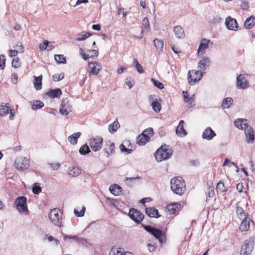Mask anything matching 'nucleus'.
Segmentation results:
<instances>
[{"instance_id": "1", "label": "nucleus", "mask_w": 255, "mask_h": 255, "mask_svg": "<svg viewBox=\"0 0 255 255\" xmlns=\"http://www.w3.org/2000/svg\"><path fill=\"white\" fill-rule=\"evenodd\" d=\"M170 184L171 189L175 194L181 195L185 192L186 185L181 177L172 178L170 181Z\"/></svg>"}, {"instance_id": "2", "label": "nucleus", "mask_w": 255, "mask_h": 255, "mask_svg": "<svg viewBox=\"0 0 255 255\" xmlns=\"http://www.w3.org/2000/svg\"><path fill=\"white\" fill-rule=\"evenodd\" d=\"M172 153L171 149L167 145L162 146L154 153L155 158L157 162H161L169 158Z\"/></svg>"}, {"instance_id": "3", "label": "nucleus", "mask_w": 255, "mask_h": 255, "mask_svg": "<svg viewBox=\"0 0 255 255\" xmlns=\"http://www.w3.org/2000/svg\"><path fill=\"white\" fill-rule=\"evenodd\" d=\"M48 217L54 225L59 227L62 226V213L60 209L54 208L51 210Z\"/></svg>"}, {"instance_id": "4", "label": "nucleus", "mask_w": 255, "mask_h": 255, "mask_svg": "<svg viewBox=\"0 0 255 255\" xmlns=\"http://www.w3.org/2000/svg\"><path fill=\"white\" fill-rule=\"evenodd\" d=\"M14 205L20 214H28V210L27 206V199L25 197L19 196L17 197L15 199Z\"/></svg>"}, {"instance_id": "5", "label": "nucleus", "mask_w": 255, "mask_h": 255, "mask_svg": "<svg viewBox=\"0 0 255 255\" xmlns=\"http://www.w3.org/2000/svg\"><path fill=\"white\" fill-rule=\"evenodd\" d=\"M254 237H250L245 240L240 251L241 255H250L254 246Z\"/></svg>"}, {"instance_id": "6", "label": "nucleus", "mask_w": 255, "mask_h": 255, "mask_svg": "<svg viewBox=\"0 0 255 255\" xmlns=\"http://www.w3.org/2000/svg\"><path fill=\"white\" fill-rule=\"evenodd\" d=\"M203 77L201 71L192 70L188 72V82L190 85H194L199 82Z\"/></svg>"}, {"instance_id": "7", "label": "nucleus", "mask_w": 255, "mask_h": 255, "mask_svg": "<svg viewBox=\"0 0 255 255\" xmlns=\"http://www.w3.org/2000/svg\"><path fill=\"white\" fill-rule=\"evenodd\" d=\"M29 159L24 156H19L16 158L14 161V167L20 171L27 169L29 166Z\"/></svg>"}, {"instance_id": "8", "label": "nucleus", "mask_w": 255, "mask_h": 255, "mask_svg": "<svg viewBox=\"0 0 255 255\" xmlns=\"http://www.w3.org/2000/svg\"><path fill=\"white\" fill-rule=\"evenodd\" d=\"M144 228L146 231L150 233L154 237L157 239L160 243L165 242V237L162 234L161 230L150 226H145Z\"/></svg>"}, {"instance_id": "9", "label": "nucleus", "mask_w": 255, "mask_h": 255, "mask_svg": "<svg viewBox=\"0 0 255 255\" xmlns=\"http://www.w3.org/2000/svg\"><path fill=\"white\" fill-rule=\"evenodd\" d=\"M72 111V106L67 98H64L61 101L59 112L63 116H67Z\"/></svg>"}, {"instance_id": "10", "label": "nucleus", "mask_w": 255, "mask_h": 255, "mask_svg": "<svg viewBox=\"0 0 255 255\" xmlns=\"http://www.w3.org/2000/svg\"><path fill=\"white\" fill-rule=\"evenodd\" d=\"M103 139L101 136H96L92 138L90 141V146L95 152L99 151L102 146Z\"/></svg>"}, {"instance_id": "11", "label": "nucleus", "mask_w": 255, "mask_h": 255, "mask_svg": "<svg viewBox=\"0 0 255 255\" xmlns=\"http://www.w3.org/2000/svg\"><path fill=\"white\" fill-rule=\"evenodd\" d=\"M148 98L153 111L156 113H159L161 109V105L158 100L157 96L155 95H152L149 96Z\"/></svg>"}, {"instance_id": "12", "label": "nucleus", "mask_w": 255, "mask_h": 255, "mask_svg": "<svg viewBox=\"0 0 255 255\" xmlns=\"http://www.w3.org/2000/svg\"><path fill=\"white\" fill-rule=\"evenodd\" d=\"M9 114V119L13 120L15 117L13 109H11L7 105L0 106V116L4 117Z\"/></svg>"}, {"instance_id": "13", "label": "nucleus", "mask_w": 255, "mask_h": 255, "mask_svg": "<svg viewBox=\"0 0 255 255\" xmlns=\"http://www.w3.org/2000/svg\"><path fill=\"white\" fill-rule=\"evenodd\" d=\"M102 68V67L99 63L91 62L88 64V71L89 74L96 75L99 73Z\"/></svg>"}, {"instance_id": "14", "label": "nucleus", "mask_w": 255, "mask_h": 255, "mask_svg": "<svg viewBox=\"0 0 255 255\" xmlns=\"http://www.w3.org/2000/svg\"><path fill=\"white\" fill-rule=\"evenodd\" d=\"M128 214L130 218L136 223H140L144 218L142 213L134 209H131Z\"/></svg>"}, {"instance_id": "15", "label": "nucleus", "mask_w": 255, "mask_h": 255, "mask_svg": "<svg viewBox=\"0 0 255 255\" xmlns=\"http://www.w3.org/2000/svg\"><path fill=\"white\" fill-rule=\"evenodd\" d=\"M237 87L238 89H245L249 87V83L245 76L240 74L237 77Z\"/></svg>"}, {"instance_id": "16", "label": "nucleus", "mask_w": 255, "mask_h": 255, "mask_svg": "<svg viewBox=\"0 0 255 255\" xmlns=\"http://www.w3.org/2000/svg\"><path fill=\"white\" fill-rule=\"evenodd\" d=\"M210 42V40L206 38L202 39L197 50L198 56L203 55L205 53L206 50L208 48Z\"/></svg>"}, {"instance_id": "17", "label": "nucleus", "mask_w": 255, "mask_h": 255, "mask_svg": "<svg viewBox=\"0 0 255 255\" xmlns=\"http://www.w3.org/2000/svg\"><path fill=\"white\" fill-rule=\"evenodd\" d=\"M227 28L231 30L237 31L238 28V24L236 19L228 16L225 22Z\"/></svg>"}, {"instance_id": "18", "label": "nucleus", "mask_w": 255, "mask_h": 255, "mask_svg": "<svg viewBox=\"0 0 255 255\" xmlns=\"http://www.w3.org/2000/svg\"><path fill=\"white\" fill-rule=\"evenodd\" d=\"M216 136V133L211 128L207 127L204 130L202 133V137L207 140H211Z\"/></svg>"}, {"instance_id": "19", "label": "nucleus", "mask_w": 255, "mask_h": 255, "mask_svg": "<svg viewBox=\"0 0 255 255\" xmlns=\"http://www.w3.org/2000/svg\"><path fill=\"white\" fill-rule=\"evenodd\" d=\"M246 141L248 143H253L255 141V132L253 128L250 127L249 128L245 129Z\"/></svg>"}, {"instance_id": "20", "label": "nucleus", "mask_w": 255, "mask_h": 255, "mask_svg": "<svg viewBox=\"0 0 255 255\" xmlns=\"http://www.w3.org/2000/svg\"><path fill=\"white\" fill-rule=\"evenodd\" d=\"M180 208V204L176 203L168 205L166 207V212L167 214L173 215L177 213Z\"/></svg>"}, {"instance_id": "21", "label": "nucleus", "mask_w": 255, "mask_h": 255, "mask_svg": "<svg viewBox=\"0 0 255 255\" xmlns=\"http://www.w3.org/2000/svg\"><path fill=\"white\" fill-rule=\"evenodd\" d=\"M210 64V59L209 57H204L201 60L198 64V68L200 71L206 70L209 67Z\"/></svg>"}, {"instance_id": "22", "label": "nucleus", "mask_w": 255, "mask_h": 255, "mask_svg": "<svg viewBox=\"0 0 255 255\" xmlns=\"http://www.w3.org/2000/svg\"><path fill=\"white\" fill-rule=\"evenodd\" d=\"M80 54V55L83 57V58L86 60L90 58H92V59H95L98 56V51L96 50H90V52L94 53V55H90V54H86L84 51V50L82 48H80L79 49Z\"/></svg>"}, {"instance_id": "23", "label": "nucleus", "mask_w": 255, "mask_h": 255, "mask_svg": "<svg viewBox=\"0 0 255 255\" xmlns=\"http://www.w3.org/2000/svg\"><path fill=\"white\" fill-rule=\"evenodd\" d=\"M235 126L241 129H245L249 128L247 121L246 119H238L235 121Z\"/></svg>"}, {"instance_id": "24", "label": "nucleus", "mask_w": 255, "mask_h": 255, "mask_svg": "<svg viewBox=\"0 0 255 255\" xmlns=\"http://www.w3.org/2000/svg\"><path fill=\"white\" fill-rule=\"evenodd\" d=\"M173 32L177 38L182 39L185 37L184 29L180 25L175 26L173 27Z\"/></svg>"}, {"instance_id": "25", "label": "nucleus", "mask_w": 255, "mask_h": 255, "mask_svg": "<svg viewBox=\"0 0 255 255\" xmlns=\"http://www.w3.org/2000/svg\"><path fill=\"white\" fill-rule=\"evenodd\" d=\"M110 192L115 196H120L122 195V188L119 185L114 184L109 187Z\"/></svg>"}, {"instance_id": "26", "label": "nucleus", "mask_w": 255, "mask_h": 255, "mask_svg": "<svg viewBox=\"0 0 255 255\" xmlns=\"http://www.w3.org/2000/svg\"><path fill=\"white\" fill-rule=\"evenodd\" d=\"M243 220L239 226V230L241 232L248 231L250 229V219L249 218H245Z\"/></svg>"}, {"instance_id": "27", "label": "nucleus", "mask_w": 255, "mask_h": 255, "mask_svg": "<svg viewBox=\"0 0 255 255\" xmlns=\"http://www.w3.org/2000/svg\"><path fill=\"white\" fill-rule=\"evenodd\" d=\"M81 173V169L76 166L70 167L68 170V175L73 177L78 176Z\"/></svg>"}, {"instance_id": "28", "label": "nucleus", "mask_w": 255, "mask_h": 255, "mask_svg": "<svg viewBox=\"0 0 255 255\" xmlns=\"http://www.w3.org/2000/svg\"><path fill=\"white\" fill-rule=\"evenodd\" d=\"M184 121L183 120H181L179 122V125L177 127L176 129V134L180 137H183L185 136L187 134V133L185 130L184 128Z\"/></svg>"}, {"instance_id": "29", "label": "nucleus", "mask_w": 255, "mask_h": 255, "mask_svg": "<svg viewBox=\"0 0 255 255\" xmlns=\"http://www.w3.org/2000/svg\"><path fill=\"white\" fill-rule=\"evenodd\" d=\"M149 140V137L148 136H146L141 133L136 138V142L139 145L141 146L144 145Z\"/></svg>"}, {"instance_id": "30", "label": "nucleus", "mask_w": 255, "mask_h": 255, "mask_svg": "<svg viewBox=\"0 0 255 255\" xmlns=\"http://www.w3.org/2000/svg\"><path fill=\"white\" fill-rule=\"evenodd\" d=\"M146 214L151 218H158L160 216L158 215V211L154 208H149L145 209Z\"/></svg>"}, {"instance_id": "31", "label": "nucleus", "mask_w": 255, "mask_h": 255, "mask_svg": "<svg viewBox=\"0 0 255 255\" xmlns=\"http://www.w3.org/2000/svg\"><path fill=\"white\" fill-rule=\"evenodd\" d=\"M255 25V16H251L248 17L244 23V26L246 28L251 29Z\"/></svg>"}, {"instance_id": "32", "label": "nucleus", "mask_w": 255, "mask_h": 255, "mask_svg": "<svg viewBox=\"0 0 255 255\" xmlns=\"http://www.w3.org/2000/svg\"><path fill=\"white\" fill-rule=\"evenodd\" d=\"M130 146V143L129 141H125L124 143L121 144L120 145V149L122 151V152H124L126 154L130 153L132 150L131 149H129L128 147Z\"/></svg>"}, {"instance_id": "33", "label": "nucleus", "mask_w": 255, "mask_h": 255, "mask_svg": "<svg viewBox=\"0 0 255 255\" xmlns=\"http://www.w3.org/2000/svg\"><path fill=\"white\" fill-rule=\"evenodd\" d=\"M34 87L36 90H39L42 88V75L38 77L34 76Z\"/></svg>"}, {"instance_id": "34", "label": "nucleus", "mask_w": 255, "mask_h": 255, "mask_svg": "<svg viewBox=\"0 0 255 255\" xmlns=\"http://www.w3.org/2000/svg\"><path fill=\"white\" fill-rule=\"evenodd\" d=\"M154 44L156 48L157 52L160 54L163 51V42L161 39L156 38L154 40Z\"/></svg>"}, {"instance_id": "35", "label": "nucleus", "mask_w": 255, "mask_h": 255, "mask_svg": "<svg viewBox=\"0 0 255 255\" xmlns=\"http://www.w3.org/2000/svg\"><path fill=\"white\" fill-rule=\"evenodd\" d=\"M61 94V90L59 88L51 90L47 93V95L52 98H58Z\"/></svg>"}, {"instance_id": "36", "label": "nucleus", "mask_w": 255, "mask_h": 255, "mask_svg": "<svg viewBox=\"0 0 255 255\" xmlns=\"http://www.w3.org/2000/svg\"><path fill=\"white\" fill-rule=\"evenodd\" d=\"M120 127L119 123L117 120H116L109 126L108 129L111 133L113 134L117 131Z\"/></svg>"}, {"instance_id": "37", "label": "nucleus", "mask_w": 255, "mask_h": 255, "mask_svg": "<svg viewBox=\"0 0 255 255\" xmlns=\"http://www.w3.org/2000/svg\"><path fill=\"white\" fill-rule=\"evenodd\" d=\"M81 132H75L68 137V141L72 144H76L77 143V140L78 138L81 136Z\"/></svg>"}, {"instance_id": "38", "label": "nucleus", "mask_w": 255, "mask_h": 255, "mask_svg": "<svg viewBox=\"0 0 255 255\" xmlns=\"http://www.w3.org/2000/svg\"><path fill=\"white\" fill-rule=\"evenodd\" d=\"M236 214L238 217L240 219L242 220L245 218H249L246 214L245 213L244 209L239 206H237L236 208Z\"/></svg>"}, {"instance_id": "39", "label": "nucleus", "mask_w": 255, "mask_h": 255, "mask_svg": "<svg viewBox=\"0 0 255 255\" xmlns=\"http://www.w3.org/2000/svg\"><path fill=\"white\" fill-rule=\"evenodd\" d=\"M43 239L44 241L47 240L49 243H52V244L55 246H57L59 243V241L57 239L48 235H45Z\"/></svg>"}, {"instance_id": "40", "label": "nucleus", "mask_w": 255, "mask_h": 255, "mask_svg": "<svg viewBox=\"0 0 255 255\" xmlns=\"http://www.w3.org/2000/svg\"><path fill=\"white\" fill-rule=\"evenodd\" d=\"M44 104L40 101H34L32 102L31 108L32 110H37L42 108Z\"/></svg>"}, {"instance_id": "41", "label": "nucleus", "mask_w": 255, "mask_h": 255, "mask_svg": "<svg viewBox=\"0 0 255 255\" xmlns=\"http://www.w3.org/2000/svg\"><path fill=\"white\" fill-rule=\"evenodd\" d=\"M86 208L84 206H82L80 209L79 207H77L74 209V214L77 217H83L85 212Z\"/></svg>"}, {"instance_id": "42", "label": "nucleus", "mask_w": 255, "mask_h": 255, "mask_svg": "<svg viewBox=\"0 0 255 255\" xmlns=\"http://www.w3.org/2000/svg\"><path fill=\"white\" fill-rule=\"evenodd\" d=\"M232 102L233 100L231 98H227L223 100L222 106L224 109H228L232 104Z\"/></svg>"}, {"instance_id": "43", "label": "nucleus", "mask_w": 255, "mask_h": 255, "mask_svg": "<svg viewBox=\"0 0 255 255\" xmlns=\"http://www.w3.org/2000/svg\"><path fill=\"white\" fill-rule=\"evenodd\" d=\"M54 58L58 64H65L66 62V58L63 55H55Z\"/></svg>"}, {"instance_id": "44", "label": "nucleus", "mask_w": 255, "mask_h": 255, "mask_svg": "<svg viewBox=\"0 0 255 255\" xmlns=\"http://www.w3.org/2000/svg\"><path fill=\"white\" fill-rule=\"evenodd\" d=\"M223 165V166H228V167H231L232 165H234L237 168L236 172H238L239 171V167L237 164L235 162L230 161L228 158L225 159Z\"/></svg>"}, {"instance_id": "45", "label": "nucleus", "mask_w": 255, "mask_h": 255, "mask_svg": "<svg viewBox=\"0 0 255 255\" xmlns=\"http://www.w3.org/2000/svg\"><path fill=\"white\" fill-rule=\"evenodd\" d=\"M133 65L139 73L141 74L143 73L144 71L142 67L136 59L134 60Z\"/></svg>"}, {"instance_id": "46", "label": "nucleus", "mask_w": 255, "mask_h": 255, "mask_svg": "<svg viewBox=\"0 0 255 255\" xmlns=\"http://www.w3.org/2000/svg\"><path fill=\"white\" fill-rule=\"evenodd\" d=\"M90 35L88 32H82L78 35L76 38V40L78 41H82L87 38Z\"/></svg>"}, {"instance_id": "47", "label": "nucleus", "mask_w": 255, "mask_h": 255, "mask_svg": "<svg viewBox=\"0 0 255 255\" xmlns=\"http://www.w3.org/2000/svg\"><path fill=\"white\" fill-rule=\"evenodd\" d=\"M216 190L217 192L222 193L226 191L227 190L225 188L224 184L222 182L220 181L217 185Z\"/></svg>"}, {"instance_id": "48", "label": "nucleus", "mask_w": 255, "mask_h": 255, "mask_svg": "<svg viewBox=\"0 0 255 255\" xmlns=\"http://www.w3.org/2000/svg\"><path fill=\"white\" fill-rule=\"evenodd\" d=\"M139 179V177H127L125 181L127 185L130 186Z\"/></svg>"}, {"instance_id": "49", "label": "nucleus", "mask_w": 255, "mask_h": 255, "mask_svg": "<svg viewBox=\"0 0 255 255\" xmlns=\"http://www.w3.org/2000/svg\"><path fill=\"white\" fill-rule=\"evenodd\" d=\"M90 152V150L87 144L82 146L79 149L80 153L82 155H85Z\"/></svg>"}, {"instance_id": "50", "label": "nucleus", "mask_w": 255, "mask_h": 255, "mask_svg": "<svg viewBox=\"0 0 255 255\" xmlns=\"http://www.w3.org/2000/svg\"><path fill=\"white\" fill-rule=\"evenodd\" d=\"M151 81L154 85V86L159 89H162L164 88V86L162 83L158 80H156L153 78L151 79Z\"/></svg>"}, {"instance_id": "51", "label": "nucleus", "mask_w": 255, "mask_h": 255, "mask_svg": "<svg viewBox=\"0 0 255 255\" xmlns=\"http://www.w3.org/2000/svg\"><path fill=\"white\" fill-rule=\"evenodd\" d=\"M13 47L18 53H22L24 52V49L21 42H17Z\"/></svg>"}, {"instance_id": "52", "label": "nucleus", "mask_w": 255, "mask_h": 255, "mask_svg": "<svg viewBox=\"0 0 255 255\" xmlns=\"http://www.w3.org/2000/svg\"><path fill=\"white\" fill-rule=\"evenodd\" d=\"M124 253H125V252L117 249H114L111 251L109 255H124Z\"/></svg>"}, {"instance_id": "53", "label": "nucleus", "mask_w": 255, "mask_h": 255, "mask_svg": "<svg viewBox=\"0 0 255 255\" xmlns=\"http://www.w3.org/2000/svg\"><path fill=\"white\" fill-rule=\"evenodd\" d=\"M11 65L14 68H18L20 67L21 63L19 58H16L12 59L11 62Z\"/></svg>"}, {"instance_id": "54", "label": "nucleus", "mask_w": 255, "mask_h": 255, "mask_svg": "<svg viewBox=\"0 0 255 255\" xmlns=\"http://www.w3.org/2000/svg\"><path fill=\"white\" fill-rule=\"evenodd\" d=\"M32 192L34 194H38L41 192V188L38 183H35L32 188Z\"/></svg>"}, {"instance_id": "55", "label": "nucleus", "mask_w": 255, "mask_h": 255, "mask_svg": "<svg viewBox=\"0 0 255 255\" xmlns=\"http://www.w3.org/2000/svg\"><path fill=\"white\" fill-rule=\"evenodd\" d=\"M64 77L63 73L60 74H55L53 76V79L54 81H59L63 79Z\"/></svg>"}, {"instance_id": "56", "label": "nucleus", "mask_w": 255, "mask_h": 255, "mask_svg": "<svg viewBox=\"0 0 255 255\" xmlns=\"http://www.w3.org/2000/svg\"><path fill=\"white\" fill-rule=\"evenodd\" d=\"M107 145H109V147L106 149V151L108 154H110L114 150L115 145L114 143H112L110 141H109V143H107Z\"/></svg>"}, {"instance_id": "57", "label": "nucleus", "mask_w": 255, "mask_h": 255, "mask_svg": "<svg viewBox=\"0 0 255 255\" xmlns=\"http://www.w3.org/2000/svg\"><path fill=\"white\" fill-rule=\"evenodd\" d=\"M5 56L3 55H1L0 56V69L1 70H3L5 67Z\"/></svg>"}, {"instance_id": "58", "label": "nucleus", "mask_w": 255, "mask_h": 255, "mask_svg": "<svg viewBox=\"0 0 255 255\" xmlns=\"http://www.w3.org/2000/svg\"><path fill=\"white\" fill-rule=\"evenodd\" d=\"M142 133L150 138L153 135V129L152 128H150L143 130Z\"/></svg>"}, {"instance_id": "59", "label": "nucleus", "mask_w": 255, "mask_h": 255, "mask_svg": "<svg viewBox=\"0 0 255 255\" xmlns=\"http://www.w3.org/2000/svg\"><path fill=\"white\" fill-rule=\"evenodd\" d=\"M122 14L123 18L124 20H126L127 18V12L125 10V9L123 8H119L118 11V14L120 15Z\"/></svg>"}, {"instance_id": "60", "label": "nucleus", "mask_w": 255, "mask_h": 255, "mask_svg": "<svg viewBox=\"0 0 255 255\" xmlns=\"http://www.w3.org/2000/svg\"><path fill=\"white\" fill-rule=\"evenodd\" d=\"M147 247L148 251L150 252H153L156 248V246L155 244L151 243L150 240L148 241V243L147 244Z\"/></svg>"}, {"instance_id": "61", "label": "nucleus", "mask_w": 255, "mask_h": 255, "mask_svg": "<svg viewBox=\"0 0 255 255\" xmlns=\"http://www.w3.org/2000/svg\"><path fill=\"white\" fill-rule=\"evenodd\" d=\"M49 42L47 40L43 41L42 43H41L39 45V48L40 50H45L48 47Z\"/></svg>"}, {"instance_id": "62", "label": "nucleus", "mask_w": 255, "mask_h": 255, "mask_svg": "<svg viewBox=\"0 0 255 255\" xmlns=\"http://www.w3.org/2000/svg\"><path fill=\"white\" fill-rule=\"evenodd\" d=\"M68 239H73L78 241L79 238L76 236L64 235V240L67 241Z\"/></svg>"}, {"instance_id": "63", "label": "nucleus", "mask_w": 255, "mask_h": 255, "mask_svg": "<svg viewBox=\"0 0 255 255\" xmlns=\"http://www.w3.org/2000/svg\"><path fill=\"white\" fill-rule=\"evenodd\" d=\"M142 24L147 29H150L149 21L146 17L143 19Z\"/></svg>"}, {"instance_id": "64", "label": "nucleus", "mask_w": 255, "mask_h": 255, "mask_svg": "<svg viewBox=\"0 0 255 255\" xmlns=\"http://www.w3.org/2000/svg\"><path fill=\"white\" fill-rule=\"evenodd\" d=\"M241 6L242 9L243 10H247L249 8V4L248 2L246 1H242L241 4Z\"/></svg>"}]
</instances>
